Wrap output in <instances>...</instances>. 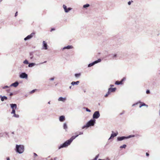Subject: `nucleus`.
<instances>
[{
  "instance_id": "obj_50",
  "label": "nucleus",
  "mask_w": 160,
  "mask_h": 160,
  "mask_svg": "<svg viewBox=\"0 0 160 160\" xmlns=\"http://www.w3.org/2000/svg\"><path fill=\"white\" fill-rule=\"evenodd\" d=\"M114 85H113V84H111L110 85V86L111 87H114Z\"/></svg>"
},
{
  "instance_id": "obj_45",
  "label": "nucleus",
  "mask_w": 160,
  "mask_h": 160,
  "mask_svg": "<svg viewBox=\"0 0 160 160\" xmlns=\"http://www.w3.org/2000/svg\"><path fill=\"white\" fill-rule=\"evenodd\" d=\"M110 91L108 90V92H107V93L108 95H109L110 94Z\"/></svg>"
},
{
  "instance_id": "obj_54",
  "label": "nucleus",
  "mask_w": 160,
  "mask_h": 160,
  "mask_svg": "<svg viewBox=\"0 0 160 160\" xmlns=\"http://www.w3.org/2000/svg\"><path fill=\"white\" fill-rule=\"evenodd\" d=\"M78 136H79V134H77L76 136H75V137H76V138H77V137H78Z\"/></svg>"
},
{
  "instance_id": "obj_58",
  "label": "nucleus",
  "mask_w": 160,
  "mask_h": 160,
  "mask_svg": "<svg viewBox=\"0 0 160 160\" xmlns=\"http://www.w3.org/2000/svg\"><path fill=\"white\" fill-rule=\"evenodd\" d=\"M7 91L8 92L9 91H10V89H8V90H7Z\"/></svg>"
},
{
  "instance_id": "obj_14",
  "label": "nucleus",
  "mask_w": 160,
  "mask_h": 160,
  "mask_svg": "<svg viewBox=\"0 0 160 160\" xmlns=\"http://www.w3.org/2000/svg\"><path fill=\"white\" fill-rule=\"evenodd\" d=\"M10 106L11 108L12 109H16L17 108V105L16 104H10Z\"/></svg>"
},
{
  "instance_id": "obj_12",
  "label": "nucleus",
  "mask_w": 160,
  "mask_h": 160,
  "mask_svg": "<svg viewBox=\"0 0 160 160\" xmlns=\"http://www.w3.org/2000/svg\"><path fill=\"white\" fill-rule=\"evenodd\" d=\"M19 85V82L17 81L14 83H12L10 86V87H17Z\"/></svg>"
},
{
  "instance_id": "obj_4",
  "label": "nucleus",
  "mask_w": 160,
  "mask_h": 160,
  "mask_svg": "<svg viewBox=\"0 0 160 160\" xmlns=\"http://www.w3.org/2000/svg\"><path fill=\"white\" fill-rule=\"evenodd\" d=\"M135 135H130L128 136H122L118 137L117 138V141H121L125 139L129 138H131L135 137Z\"/></svg>"
},
{
  "instance_id": "obj_3",
  "label": "nucleus",
  "mask_w": 160,
  "mask_h": 160,
  "mask_svg": "<svg viewBox=\"0 0 160 160\" xmlns=\"http://www.w3.org/2000/svg\"><path fill=\"white\" fill-rule=\"evenodd\" d=\"M96 120L94 119H91L88 121L86 125H84L82 127V129H84L85 128H87L90 126H93L96 122Z\"/></svg>"
},
{
  "instance_id": "obj_24",
  "label": "nucleus",
  "mask_w": 160,
  "mask_h": 160,
  "mask_svg": "<svg viewBox=\"0 0 160 160\" xmlns=\"http://www.w3.org/2000/svg\"><path fill=\"white\" fill-rule=\"evenodd\" d=\"M63 128L66 131H67L66 129L68 128V127H67V124H66V122L64 123L63 124Z\"/></svg>"
},
{
  "instance_id": "obj_53",
  "label": "nucleus",
  "mask_w": 160,
  "mask_h": 160,
  "mask_svg": "<svg viewBox=\"0 0 160 160\" xmlns=\"http://www.w3.org/2000/svg\"><path fill=\"white\" fill-rule=\"evenodd\" d=\"M7 160H10V159L9 157H7Z\"/></svg>"
},
{
  "instance_id": "obj_60",
  "label": "nucleus",
  "mask_w": 160,
  "mask_h": 160,
  "mask_svg": "<svg viewBox=\"0 0 160 160\" xmlns=\"http://www.w3.org/2000/svg\"><path fill=\"white\" fill-rule=\"evenodd\" d=\"M14 132H12V134H14Z\"/></svg>"
},
{
  "instance_id": "obj_11",
  "label": "nucleus",
  "mask_w": 160,
  "mask_h": 160,
  "mask_svg": "<svg viewBox=\"0 0 160 160\" xmlns=\"http://www.w3.org/2000/svg\"><path fill=\"white\" fill-rule=\"evenodd\" d=\"M42 49L45 50L48 49V45L45 41H43L42 42Z\"/></svg>"
},
{
  "instance_id": "obj_2",
  "label": "nucleus",
  "mask_w": 160,
  "mask_h": 160,
  "mask_svg": "<svg viewBox=\"0 0 160 160\" xmlns=\"http://www.w3.org/2000/svg\"><path fill=\"white\" fill-rule=\"evenodd\" d=\"M15 150L17 153L19 154H21L24 152V146L22 145L16 144V145Z\"/></svg>"
},
{
  "instance_id": "obj_8",
  "label": "nucleus",
  "mask_w": 160,
  "mask_h": 160,
  "mask_svg": "<svg viewBox=\"0 0 160 160\" xmlns=\"http://www.w3.org/2000/svg\"><path fill=\"white\" fill-rule=\"evenodd\" d=\"M35 33L34 32H32L30 34L28 35L26 37H25L24 38V40L25 41H26L28 40H29L34 35H35Z\"/></svg>"
},
{
  "instance_id": "obj_30",
  "label": "nucleus",
  "mask_w": 160,
  "mask_h": 160,
  "mask_svg": "<svg viewBox=\"0 0 160 160\" xmlns=\"http://www.w3.org/2000/svg\"><path fill=\"white\" fill-rule=\"evenodd\" d=\"M126 147L127 145L126 144H123L122 146H120V148H125Z\"/></svg>"
},
{
  "instance_id": "obj_18",
  "label": "nucleus",
  "mask_w": 160,
  "mask_h": 160,
  "mask_svg": "<svg viewBox=\"0 0 160 160\" xmlns=\"http://www.w3.org/2000/svg\"><path fill=\"white\" fill-rule=\"evenodd\" d=\"M65 120V117L63 115H62L59 117V120L61 122H62L64 121Z\"/></svg>"
},
{
  "instance_id": "obj_31",
  "label": "nucleus",
  "mask_w": 160,
  "mask_h": 160,
  "mask_svg": "<svg viewBox=\"0 0 160 160\" xmlns=\"http://www.w3.org/2000/svg\"><path fill=\"white\" fill-rule=\"evenodd\" d=\"M115 84L117 85H121V84H120V82L119 81H116L115 82Z\"/></svg>"
},
{
  "instance_id": "obj_51",
  "label": "nucleus",
  "mask_w": 160,
  "mask_h": 160,
  "mask_svg": "<svg viewBox=\"0 0 160 160\" xmlns=\"http://www.w3.org/2000/svg\"><path fill=\"white\" fill-rule=\"evenodd\" d=\"M108 96V95L107 93L105 95V97H107Z\"/></svg>"
},
{
  "instance_id": "obj_21",
  "label": "nucleus",
  "mask_w": 160,
  "mask_h": 160,
  "mask_svg": "<svg viewBox=\"0 0 160 160\" xmlns=\"http://www.w3.org/2000/svg\"><path fill=\"white\" fill-rule=\"evenodd\" d=\"M79 83V81H78L76 82L73 81L71 83L72 85H78Z\"/></svg>"
},
{
  "instance_id": "obj_37",
  "label": "nucleus",
  "mask_w": 160,
  "mask_h": 160,
  "mask_svg": "<svg viewBox=\"0 0 160 160\" xmlns=\"http://www.w3.org/2000/svg\"><path fill=\"white\" fill-rule=\"evenodd\" d=\"M4 133H0V137H3Z\"/></svg>"
},
{
  "instance_id": "obj_49",
  "label": "nucleus",
  "mask_w": 160,
  "mask_h": 160,
  "mask_svg": "<svg viewBox=\"0 0 160 160\" xmlns=\"http://www.w3.org/2000/svg\"><path fill=\"white\" fill-rule=\"evenodd\" d=\"M13 95V93H12V92H11V93H10V94H9V95H10V96H12V95Z\"/></svg>"
},
{
  "instance_id": "obj_20",
  "label": "nucleus",
  "mask_w": 160,
  "mask_h": 160,
  "mask_svg": "<svg viewBox=\"0 0 160 160\" xmlns=\"http://www.w3.org/2000/svg\"><path fill=\"white\" fill-rule=\"evenodd\" d=\"M66 99V98H63L62 97H60L58 99V101H61L64 102Z\"/></svg>"
},
{
  "instance_id": "obj_59",
  "label": "nucleus",
  "mask_w": 160,
  "mask_h": 160,
  "mask_svg": "<svg viewBox=\"0 0 160 160\" xmlns=\"http://www.w3.org/2000/svg\"><path fill=\"white\" fill-rule=\"evenodd\" d=\"M50 102L49 101V102H48V103L49 104H50Z\"/></svg>"
},
{
  "instance_id": "obj_32",
  "label": "nucleus",
  "mask_w": 160,
  "mask_h": 160,
  "mask_svg": "<svg viewBox=\"0 0 160 160\" xmlns=\"http://www.w3.org/2000/svg\"><path fill=\"white\" fill-rule=\"evenodd\" d=\"M141 103V102H140V101H139V102H136V103L133 104H132V106H135L136 105H137L138 103Z\"/></svg>"
},
{
  "instance_id": "obj_22",
  "label": "nucleus",
  "mask_w": 160,
  "mask_h": 160,
  "mask_svg": "<svg viewBox=\"0 0 160 160\" xmlns=\"http://www.w3.org/2000/svg\"><path fill=\"white\" fill-rule=\"evenodd\" d=\"M141 103V104L139 105V107L140 108H141L142 106H146L147 107H148V105H147L146 104H145V103H144V102H141V103Z\"/></svg>"
},
{
  "instance_id": "obj_29",
  "label": "nucleus",
  "mask_w": 160,
  "mask_h": 160,
  "mask_svg": "<svg viewBox=\"0 0 160 160\" xmlns=\"http://www.w3.org/2000/svg\"><path fill=\"white\" fill-rule=\"evenodd\" d=\"M23 63L25 64H29V63L28 62V60H27V59H25L23 62Z\"/></svg>"
},
{
  "instance_id": "obj_34",
  "label": "nucleus",
  "mask_w": 160,
  "mask_h": 160,
  "mask_svg": "<svg viewBox=\"0 0 160 160\" xmlns=\"http://www.w3.org/2000/svg\"><path fill=\"white\" fill-rule=\"evenodd\" d=\"M15 109H12V111L11 112V114H14L15 113Z\"/></svg>"
},
{
  "instance_id": "obj_36",
  "label": "nucleus",
  "mask_w": 160,
  "mask_h": 160,
  "mask_svg": "<svg viewBox=\"0 0 160 160\" xmlns=\"http://www.w3.org/2000/svg\"><path fill=\"white\" fill-rule=\"evenodd\" d=\"M146 93L147 94H149L150 93V91L149 90H147L146 91Z\"/></svg>"
},
{
  "instance_id": "obj_23",
  "label": "nucleus",
  "mask_w": 160,
  "mask_h": 160,
  "mask_svg": "<svg viewBox=\"0 0 160 160\" xmlns=\"http://www.w3.org/2000/svg\"><path fill=\"white\" fill-rule=\"evenodd\" d=\"M36 65L34 63H29L28 65L29 67H32Z\"/></svg>"
},
{
  "instance_id": "obj_16",
  "label": "nucleus",
  "mask_w": 160,
  "mask_h": 160,
  "mask_svg": "<svg viewBox=\"0 0 160 160\" xmlns=\"http://www.w3.org/2000/svg\"><path fill=\"white\" fill-rule=\"evenodd\" d=\"M34 53V52H29V56L30 59H33Z\"/></svg>"
},
{
  "instance_id": "obj_10",
  "label": "nucleus",
  "mask_w": 160,
  "mask_h": 160,
  "mask_svg": "<svg viewBox=\"0 0 160 160\" xmlns=\"http://www.w3.org/2000/svg\"><path fill=\"white\" fill-rule=\"evenodd\" d=\"M63 9L64 10L65 12L67 13L70 10H72V8L70 7L67 8V6L64 4L63 5Z\"/></svg>"
},
{
  "instance_id": "obj_48",
  "label": "nucleus",
  "mask_w": 160,
  "mask_h": 160,
  "mask_svg": "<svg viewBox=\"0 0 160 160\" xmlns=\"http://www.w3.org/2000/svg\"><path fill=\"white\" fill-rule=\"evenodd\" d=\"M102 34V33L101 32H99L98 33H97V34L98 35V36H100Z\"/></svg>"
},
{
  "instance_id": "obj_5",
  "label": "nucleus",
  "mask_w": 160,
  "mask_h": 160,
  "mask_svg": "<svg viewBox=\"0 0 160 160\" xmlns=\"http://www.w3.org/2000/svg\"><path fill=\"white\" fill-rule=\"evenodd\" d=\"M100 116V114L99 111L95 112L92 116L93 119H97Z\"/></svg>"
},
{
  "instance_id": "obj_57",
  "label": "nucleus",
  "mask_w": 160,
  "mask_h": 160,
  "mask_svg": "<svg viewBox=\"0 0 160 160\" xmlns=\"http://www.w3.org/2000/svg\"><path fill=\"white\" fill-rule=\"evenodd\" d=\"M72 86H70L69 87V88L70 89H71L72 88Z\"/></svg>"
},
{
  "instance_id": "obj_17",
  "label": "nucleus",
  "mask_w": 160,
  "mask_h": 160,
  "mask_svg": "<svg viewBox=\"0 0 160 160\" xmlns=\"http://www.w3.org/2000/svg\"><path fill=\"white\" fill-rule=\"evenodd\" d=\"M116 89L117 88H109L108 89L110 91V92H114L116 91Z\"/></svg>"
},
{
  "instance_id": "obj_39",
  "label": "nucleus",
  "mask_w": 160,
  "mask_h": 160,
  "mask_svg": "<svg viewBox=\"0 0 160 160\" xmlns=\"http://www.w3.org/2000/svg\"><path fill=\"white\" fill-rule=\"evenodd\" d=\"M4 133L6 134V135H7L8 138L9 137V136L8 135V133L7 132H4Z\"/></svg>"
},
{
  "instance_id": "obj_55",
  "label": "nucleus",
  "mask_w": 160,
  "mask_h": 160,
  "mask_svg": "<svg viewBox=\"0 0 160 160\" xmlns=\"http://www.w3.org/2000/svg\"><path fill=\"white\" fill-rule=\"evenodd\" d=\"M124 113V111H123V112H122V113H121L120 114V115H122V114H123Z\"/></svg>"
},
{
  "instance_id": "obj_27",
  "label": "nucleus",
  "mask_w": 160,
  "mask_h": 160,
  "mask_svg": "<svg viewBox=\"0 0 160 160\" xmlns=\"http://www.w3.org/2000/svg\"><path fill=\"white\" fill-rule=\"evenodd\" d=\"M83 109H85L86 111L87 112H91V110L89 109L88 108H86V107H84Z\"/></svg>"
},
{
  "instance_id": "obj_42",
  "label": "nucleus",
  "mask_w": 160,
  "mask_h": 160,
  "mask_svg": "<svg viewBox=\"0 0 160 160\" xmlns=\"http://www.w3.org/2000/svg\"><path fill=\"white\" fill-rule=\"evenodd\" d=\"M133 2V1H129L128 2V5H131V2Z\"/></svg>"
},
{
  "instance_id": "obj_56",
  "label": "nucleus",
  "mask_w": 160,
  "mask_h": 160,
  "mask_svg": "<svg viewBox=\"0 0 160 160\" xmlns=\"http://www.w3.org/2000/svg\"><path fill=\"white\" fill-rule=\"evenodd\" d=\"M57 158L56 157H55L54 158V160H56L57 159Z\"/></svg>"
},
{
  "instance_id": "obj_46",
  "label": "nucleus",
  "mask_w": 160,
  "mask_h": 160,
  "mask_svg": "<svg viewBox=\"0 0 160 160\" xmlns=\"http://www.w3.org/2000/svg\"><path fill=\"white\" fill-rule=\"evenodd\" d=\"M146 156H147L148 157V156H149V153H148V152H146Z\"/></svg>"
},
{
  "instance_id": "obj_9",
  "label": "nucleus",
  "mask_w": 160,
  "mask_h": 160,
  "mask_svg": "<svg viewBox=\"0 0 160 160\" xmlns=\"http://www.w3.org/2000/svg\"><path fill=\"white\" fill-rule=\"evenodd\" d=\"M112 133L111 135V136L108 139V140L113 138L114 137H116L118 134V132H117L116 133H114L113 131H112Z\"/></svg>"
},
{
  "instance_id": "obj_44",
  "label": "nucleus",
  "mask_w": 160,
  "mask_h": 160,
  "mask_svg": "<svg viewBox=\"0 0 160 160\" xmlns=\"http://www.w3.org/2000/svg\"><path fill=\"white\" fill-rule=\"evenodd\" d=\"M55 30V29L54 28H52L51 29L50 31L52 32V31Z\"/></svg>"
},
{
  "instance_id": "obj_52",
  "label": "nucleus",
  "mask_w": 160,
  "mask_h": 160,
  "mask_svg": "<svg viewBox=\"0 0 160 160\" xmlns=\"http://www.w3.org/2000/svg\"><path fill=\"white\" fill-rule=\"evenodd\" d=\"M46 62H46V61H44V62H43L41 63H40V64H43V63H46Z\"/></svg>"
},
{
  "instance_id": "obj_15",
  "label": "nucleus",
  "mask_w": 160,
  "mask_h": 160,
  "mask_svg": "<svg viewBox=\"0 0 160 160\" xmlns=\"http://www.w3.org/2000/svg\"><path fill=\"white\" fill-rule=\"evenodd\" d=\"M0 98H1L2 101H3L4 100H7L8 99L7 97L5 96H2L1 95H0Z\"/></svg>"
},
{
  "instance_id": "obj_1",
  "label": "nucleus",
  "mask_w": 160,
  "mask_h": 160,
  "mask_svg": "<svg viewBox=\"0 0 160 160\" xmlns=\"http://www.w3.org/2000/svg\"><path fill=\"white\" fill-rule=\"evenodd\" d=\"M76 138L75 136H72L69 139L65 142L63 143L60 145L58 147V149H60L63 148L67 147L68 145H70L73 140Z\"/></svg>"
},
{
  "instance_id": "obj_38",
  "label": "nucleus",
  "mask_w": 160,
  "mask_h": 160,
  "mask_svg": "<svg viewBox=\"0 0 160 160\" xmlns=\"http://www.w3.org/2000/svg\"><path fill=\"white\" fill-rule=\"evenodd\" d=\"M9 87H8V86L7 85H6V86H4L3 87H2V88L3 89H5L6 88H8Z\"/></svg>"
},
{
  "instance_id": "obj_28",
  "label": "nucleus",
  "mask_w": 160,
  "mask_h": 160,
  "mask_svg": "<svg viewBox=\"0 0 160 160\" xmlns=\"http://www.w3.org/2000/svg\"><path fill=\"white\" fill-rule=\"evenodd\" d=\"M90 6V5L88 4H86L83 5V8H87L88 7Z\"/></svg>"
},
{
  "instance_id": "obj_62",
  "label": "nucleus",
  "mask_w": 160,
  "mask_h": 160,
  "mask_svg": "<svg viewBox=\"0 0 160 160\" xmlns=\"http://www.w3.org/2000/svg\"><path fill=\"white\" fill-rule=\"evenodd\" d=\"M98 160H102V159H99Z\"/></svg>"
},
{
  "instance_id": "obj_61",
  "label": "nucleus",
  "mask_w": 160,
  "mask_h": 160,
  "mask_svg": "<svg viewBox=\"0 0 160 160\" xmlns=\"http://www.w3.org/2000/svg\"><path fill=\"white\" fill-rule=\"evenodd\" d=\"M50 156H49L48 157V158H50Z\"/></svg>"
},
{
  "instance_id": "obj_35",
  "label": "nucleus",
  "mask_w": 160,
  "mask_h": 160,
  "mask_svg": "<svg viewBox=\"0 0 160 160\" xmlns=\"http://www.w3.org/2000/svg\"><path fill=\"white\" fill-rule=\"evenodd\" d=\"M37 90L36 89H33V90H32V91H31L30 92V93H33V92H34L36 90Z\"/></svg>"
},
{
  "instance_id": "obj_13",
  "label": "nucleus",
  "mask_w": 160,
  "mask_h": 160,
  "mask_svg": "<svg viewBox=\"0 0 160 160\" xmlns=\"http://www.w3.org/2000/svg\"><path fill=\"white\" fill-rule=\"evenodd\" d=\"M110 57L111 58H112L113 59H116V57H117V54H111L109 55Z\"/></svg>"
},
{
  "instance_id": "obj_25",
  "label": "nucleus",
  "mask_w": 160,
  "mask_h": 160,
  "mask_svg": "<svg viewBox=\"0 0 160 160\" xmlns=\"http://www.w3.org/2000/svg\"><path fill=\"white\" fill-rule=\"evenodd\" d=\"M126 79V78L125 77H123L121 80L120 81H119L120 82V84H121V85H122V84H123V82Z\"/></svg>"
},
{
  "instance_id": "obj_47",
  "label": "nucleus",
  "mask_w": 160,
  "mask_h": 160,
  "mask_svg": "<svg viewBox=\"0 0 160 160\" xmlns=\"http://www.w3.org/2000/svg\"><path fill=\"white\" fill-rule=\"evenodd\" d=\"M33 154H34V156H38L37 154L36 153H35L34 152L33 153Z\"/></svg>"
},
{
  "instance_id": "obj_7",
  "label": "nucleus",
  "mask_w": 160,
  "mask_h": 160,
  "mask_svg": "<svg viewBox=\"0 0 160 160\" xmlns=\"http://www.w3.org/2000/svg\"><path fill=\"white\" fill-rule=\"evenodd\" d=\"M19 77L21 78L27 79L28 78V75L25 72H22L19 75Z\"/></svg>"
},
{
  "instance_id": "obj_19",
  "label": "nucleus",
  "mask_w": 160,
  "mask_h": 160,
  "mask_svg": "<svg viewBox=\"0 0 160 160\" xmlns=\"http://www.w3.org/2000/svg\"><path fill=\"white\" fill-rule=\"evenodd\" d=\"M73 48V47L71 45H68L67 46L64 47L63 48H62L63 50L65 49H72Z\"/></svg>"
},
{
  "instance_id": "obj_40",
  "label": "nucleus",
  "mask_w": 160,
  "mask_h": 160,
  "mask_svg": "<svg viewBox=\"0 0 160 160\" xmlns=\"http://www.w3.org/2000/svg\"><path fill=\"white\" fill-rule=\"evenodd\" d=\"M54 77H53V78H50L49 79V80H50V81H53V80H54Z\"/></svg>"
},
{
  "instance_id": "obj_33",
  "label": "nucleus",
  "mask_w": 160,
  "mask_h": 160,
  "mask_svg": "<svg viewBox=\"0 0 160 160\" xmlns=\"http://www.w3.org/2000/svg\"><path fill=\"white\" fill-rule=\"evenodd\" d=\"M13 117L17 118H18L19 117V116L18 114H16V113H15L13 115Z\"/></svg>"
},
{
  "instance_id": "obj_6",
  "label": "nucleus",
  "mask_w": 160,
  "mask_h": 160,
  "mask_svg": "<svg viewBox=\"0 0 160 160\" xmlns=\"http://www.w3.org/2000/svg\"><path fill=\"white\" fill-rule=\"evenodd\" d=\"M101 59L100 58H99L97 60H96L93 62L90 63L88 64V67H90L94 65L95 64L97 63L98 62H101Z\"/></svg>"
},
{
  "instance_id": "obj_41",
  "label": "nucleus",
  "mask_w": 160,
  "mask_h": 160,
  "mask_svg": "<svg viewBox=\"0 0 160 160\" xmlns=\"http://www.w3.org/2000/svg\"><path fill=\"white\" fill-rule=\"evenodd\" d=\"M78 134H79V135H82V134H83V132H78Z\"/></svg>"
},
{
  "instance_id": "obj_26",
  "label": "nucleus",
  "mask_w": 160,
  "mask_h": 160,
  "mask_svg": "<svg viewBox=\"0 0 160 160\" xmlns=\"http://www.w3.org/2000/svg\"><path fill=\"white\" fill-rule=\"evenodd\" d=\"M81 75V73H75L74 75V76L76 78H79Z\"/></svg>"
},
{
  "instance_id": "obj_43",
  "label": "nucleus",
  "mask_w": 160,
  "mask_h": 160,
  "mask_svg": "<svg viewBox=\"0 0 160 160\" xmlns=\"http://www.w3.org/2000/svg\"><path fill=\"white\" fill-rule=\"evenodd\" d=\"M18 12H16L15 14V17H16L17 15H18Z\"/></svg>"
}]
</instances>
